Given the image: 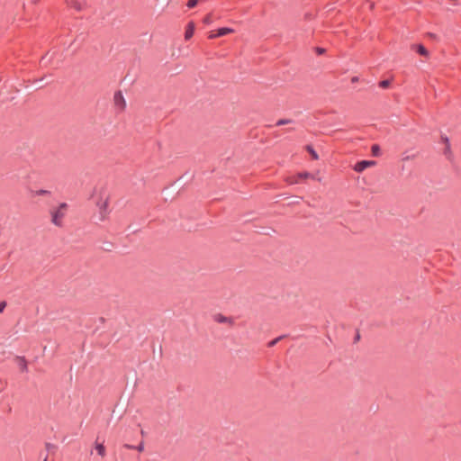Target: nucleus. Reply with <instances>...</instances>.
<instances>
[{
    "instance_id": "nucleus-13",
    "label": "nucleus",
    "mask_w": 461,
    "mask_h": 461,
    "mask_svg": "<svg viewBox=\"0 0 461 461\" xmlns=\"http://www.w3.org/2000/svg\"><path fill=\"white\" fill-rule=\"evenodd\" d=\"M68 5L70 7L75 8L77 11L82 9L81 4L76 0H71Z\"/></svg>"
},
{
    "instance_id": "nucleus-18",
    "label": "nucleus",
    "mask_w": 461,
    "mask_h": 461,
    "mask_svg": "<svg viewBox=\"0 0 461 461\" xmlns=\"http://www.w3.org/2000/svg\"><path fill=\"white\" fill-rule=\"evenodd\" d=\"M379 152H380L379 147L377 145H373L372 146V153H373V155L378 156Z\"/></svg>"
},
{
    "instance_id": "nucleus-5",
    "label": "nucleus",
    "mask_w": 461,
    "mask_h": 461,
    "mask_svg": "<svg viewBox=\"0 0 461 461\" xmlns=\"http://www.w3.org/2000/svg\"><path fill=\"white\" fill-rule=\"evenodd\" d=\"M375 165H376V162L375 160H362V161L357 162L354 166L353 169L357 173H361L364 170H366V168L375 167Z\"/></svg>"
},
{
    "instance_id": "nucleus-2",
    "label": "nucleus",
    "mask_w": 461,
    "mask_h": 461,
    "mask_svg": "<svg viewBox=\"0 0 461 461\" xmlns=\"http://www.w3.org/2000/svg\"><path fill=\"white\" fill-rule=\"evenodd\" d=\"M95 205L97 208V219L100 221H103L108 218L110 213L109 210V198L107 195L100 196L95 202Z\"/></svg>"
},
{
    "instance_id": "nucleus-17",
    "label": "nucleus",
    "mask_w": 461,
    "mask_h": 461,
    "mask_svg": "<svg viewBox=\"0 0 461 461\" xmlns=\"http://www.w3.org/2000/svg\"><path fill=\"white\" fill-rule=\"evenodd\" d=\"M391 82L389 80H383L379 83V86L382 88H387L389 87Z\"/></svg>"
},
{
    "instance_id": "nucleus-6",
    "label": "nucleus",
    "mask_w": 461,
    "mask_h": 461,
    "mask_svg": "<svg viewBox=\"0 0 461 461\" xmlns=\"http://www.w3.org/2000/svg\"><path fill=\"white\" fill-rule=\"evenodd\" d=\"M230 32V28L223 27V28L218 29L215 32H211L209 33L208 37H209V39H215L217 37H221V36L226 35V34H228Z\"/></svg>"
},
{
    "instance_id": "nucleus-20",
    "label": "nucleus",
    "mask_w": 461,
    "mask_h": 461,
    "mask_svg": "<svg viewBox=\"0 0 461 461\" xmlns=\"http://www.w3.org/2000/svg\"><path fill=\"white\" fill-rule=\"evenodd\" d=\"M139 452H142L144 450V443L143 442H140V444H139V446H137L135 447Z\"/></svg>"
},
{
    "instance_id": "nucleus-16",
    "label": "nucleus",
    "mask_w": 461,
    "mask_h": 461,
    "mask_svg": "<svg viewBox=\"0 0 461 461\" xmlns=\"http://www.w3.org/2000/svg\"><path fill=\"white\" fill-rule=\"evenodd\" d=\"M300 180H301V178H298V177H297V175H296V176H293V177L288 178V180H287V181H288V183H289V184L293 185V184H297V183H299V181H300Z\"/></svg>"
},
{
    "instance_id": "nucleus-24",
    "label": "nucleus",
    "mask_w": 461,
    "mask_h": 461,
    "mask_svg": "<svg viewBox=\"0 0 461 461\" xmlns=\"http://www.w3.org/2000/svg\"><path fill=\"white\" fill-rule=\"evenodd\" d=\"M203 22H204L205 23H210V17H209V16L205 17V18H204V20H203Z\"/></svg>"
},
{
    "instance_id": "nucleus-27",
    "label": "nucleus",
    "mask_w": 461,
    "mask_h": 461,
    "mask_svg": "<svg viewBox=\"0 0 461 461\" xmlns=\"http://www.w3.org/2000/svg\"><path fill=\"white\" fill-rule=\"evenodd\" d=\"M43 461H47V456L44 458V460H43Z\"/></svg>"
},
{
    "instance_id": "nucleus-3",
    "label": "nucleus",
    "mask_w": 461,
    "mask_h": 461,
    "mask_svg": "<svg viewBox=\"0 0 461 461\" xmlns=\"http://www.w3.org/2000/svg\"><path fill=\"white\" fill-rule=\"evenodd\" d=\"M440 141L444 145L443 154L446 157V158L449 161H451L454 158L453 151L451 149L450 140L447 136L442 134L440 136Z\"/></svg>"
},
{
    "instance_id": "nucleus-21",
    "label": "nucleus",
    "mask_w": 461,
    "mask_h": 461,
    "mask_svg": "<svg viewBox=\"0 0 461 461\" xmlns=\"http://www.w3.org/2000/svg\"><path fill=\"white\" fill-rule=\"evenodd\" d=\"M291 122L290 120H279L277 122H276V125H283V124H286V123H289Z\"/></svg>"
},
{
    "instance_id": "nucleus-8",
    "label": "nucleus",
    "mask_w": 461,
    "mask_h": 461,
    "mask_svg": "<svg viewBox=\"0 0 461 461\" xmlns=\"http://www.w3.org/2000/svg\"><path fill=\"white\" fill-rule=\"evenodd\" d=\"M16 360H17V363H18V366H19L21 371L26 372L28 369L26 359L23 357H17Z\"/></svg>"
},
{
    "instance_id": "nucleus-9",
    "label": "nucleus",
    "mask_w": 461,
    "mask_h": 461,
    "mask_svg": "<svg viewBox=\"0 0 461 461\" xmlns=\"http://www.w3.org/2000/svg\"><path fill=\"white\" fill-rule=\"evenodd\" d=\"M214 321L218 323H223L229 321V319L221 313H216L212 316Z\"/></svg>"
},
{
    "instance_id": "nucleus-4",
    "label": "nucleus",
    "mask_w": 461,
    "mask_h": 461,
    "mask_svg": "<svg viewBox=\"0 0 461 461\" xmlns=\"http://www.w3.org/2000/svg\"><path fill=\"white\" fill-rule=\"evenodd\" d=\"M113 103L117 111L122 112L126 108V101L121 91L115 92L113 95Z\"/></svg>"
},
{
    "instance_id": "nucleus-25",
    "label": "nucleus",
    "mask_w": 461,
    "mask_h": 461,
    "mask_svg": "<svg viewBox=\"0 0 461 461\" xmlns=\"http://www.w3.org/2000/svg\"><path fill=\"white\" fill-rule=\"evenodd\" d=\"M323 51H324V50H323L322 49L318 50V52H319L320 54L323 53Z\"/></svg>"
},
{
    "instance_id": "nucleus-22",
    "label": "nucleus",
    "mask_w": 461,
    "mask_h": 461,
    "mask_svg": "<svg viewBox=\"0 0 461 461\" xmlns=\"http://www.w3.org/2000/svg\"><path fill=\"white\" fill-rule=\"evenodd\" d=\"M124 447L128 448V449H133L135 448V447L131 446V445H129V444H126L124 445Z\"/></svg>"
},
{
    "instance_id": "nucleus-1",
    "label": "nucleus",
    "mask_w": 461,
    "mask_h": 461,
    "mask_svg": "<svg viewBox=\"0 0 461 461\" xmlns=\"http://www.w3.org/2000/svg\"><path fill=\"white\" fill-rule=\"evenodd\" d=\"M68 205L66 203H61L59 206L50 210L51 222L57 227H62L64 218L67 215Z\"/></svg>"
},
{
    "instance_id": "nucleus-12",
    "label": "nucleus",
    "mask_w": 461,
    "mask_h": 461,
    "mask_svg": "<svg viewBox=\"0 0 461 461\" xmlns=\"http://www.w3.org/2000/svg\"><path fill=\"white\" fill-rule=\"evenodd\" d=\"M50 194V192L44 189H40L32 192L33 196H39V195H47Z\"/></svg>"
},
{
    "instance_id": "nucleus-26",
    "label": "nucleus",
    "mask_w": 461,
    "mask_h": 461,
    "mask_svg": "<svg viewBox=\"0 0 461 461\" xmlns=\"http://www.w3.org/2000/svg\"><path fill=\"white\" fill-rule=\"evenodd\" d=\"M357 80H358L357 77H353L352 78V82H357Z\"/></svg>"
},
{
    "instance_id": "nucleus-23",
    "label": "nucleus",
    "mask_w": 461,
    "mask_h": 461,
    "mask_svg": "<svg viewBox=\"0 0 461 461\" xmlns=\"http://www.w3.org/2000/svg\"><path fill=\"white\" fill-rule=\"evenodd\" d=\"M279 339H274L270 342V346H274L277 341H278Z\"/></svg>"
},
{
    "instance_id": "nucleus-19",
    "label": "nucleus",
    "mask_w": 461,
    "mask_h": 461,
    "mask_svg": "<svg viewBox=\"0 0 461 461\" xmlns=\"http://www.w3.org/2000/svg\"><path fill=\"white\" fill-rule=\"evenodd\" d=\"M5 307H6V302H5V301L0 302V313H2L4 312Z\"/></svg>"
},
{
    "instance_id": "nucleus-11",
    "label": "nucleus",
    "mask_w": 461,
    "mask_h": 461,
    "mask_svg": "<svg viewBox=\"0 0 461 461\" xmlns=\"http://www.w3.org/2000/svg\"><path fill=\"white\" fill-rule=\"evenodd\" d=\"M95 449L102 457L105 456V447L102 443L96 444Z\"/></svg>"
},
{
    "instance_id": "nucleus-14",
    "label": "nucleus",
    "mask_w": 461,
    "mask_h": 461,
    "mask_svg": "<svg viewBox=\"0 0 461 461\" xmlns=\"http://www.w3.org/2000/svg\"><path fill=\"white\" fill-rule=\"evenodd\" d=\"M306 149L308 150V152L312 155V158L317 160L319 158V156L318 154L315 152V150L312 149V146H307L306 147Z\"/></svg>"
},
{
    "instance_id": "nucleus-7",
    "label": "nucleus",
    "mask_w": 461,
    "mask_h": 461,
    "mask_svg": "<svg viewBox=\"0 0 461 461\" xmlns=\"http://www.w3.org/2000/svg\"><path fill=\"white\" fill-rule=\"evenodd\" d=\"M194 32V23L193 22H189L187 23L185 32V40L188 41L190 40Z\"/></svg>"
},
{
    "instance_id": "nucleus-15",
    "label": "nucleus",
    "mask_w": 461,
    "mask_h": 461,
    "mask_svg": "<svg viewBox=\"0 0 461 461\" xmlns=\"http://www.w3.org/2000/svg\"><path fill=\"white\" fill-rule=\"evenodd\" d=\"M297 177H298V178H301V179H304V178L312 177V179H314V176H312L311 174H309L308 172L299 173V174L297 175Z\"/></svg>"
},
{
    "instance_id": "nucleus-10",
    "label": "nucleus",
    "mask_w": 461,
    "mask_h": 461,
    "mask_svg": "<svg viewBox=\"0 0 461 461\" xmlns=\"http://www.w3.org/2000/svg\"><path fill=\"white\" fill-rule=\"evenodd\" d=\"M417 50V52L424 57H429V51L426 50V48L423 45H417L414 47Z\"/></svg>"
}]
</instances>
